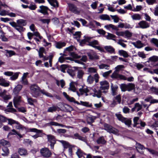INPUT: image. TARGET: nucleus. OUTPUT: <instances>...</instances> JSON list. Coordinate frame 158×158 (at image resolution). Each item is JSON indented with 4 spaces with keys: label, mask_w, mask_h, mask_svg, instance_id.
<instances>
[{
    "label": "nucleus",
    "mask_w": 158,
    "mask_h": 158,
    "mask_svg": "<svg viewBox=\"0 0 158 158\" xmlns=\"http://www.w3.org/2000/svg\"><path fill=\"white\" fill-rule=\"evenodd\" d=\"M31 92V94L32 96L35 98L40 96L41 93L46 95L45 92H43L41 90L40 87L36 84H33L31 85L30 87Z\"/></svg>",
    "instance_id": "f257e3e1"
},
{
    "label": "nucleus",
    "mask_w": 158,
    "mask_h": 158,
    "mask_svg": "<svg viewBox=\"0 0 158 158\" xmlns=\"http://www.w3.org/2000/svg\"><path fill=\"white\" fill-rule=\"evenodd\" d=\"M0 143L3 146L2 149L3 153H2V155L3 156H8L10 152L8 148L11 146L10 143L9 141L4 139L1 140Z\"/></svg>",
    "instance_id": "f03ea898"
},
{
    "label": "nucleus",
    "mask_w": 158,
    "mask_h": 158,
    "mask_svg": "<svg viewBox=\"0 0 158 158\" xmlns=\"http://www.w3.org/2000/svg\"><path fill=\"white\" fill-rule=\"evenodd\" d=\"M115 116L119 121L124 123L128 127H131V125L132 124V121L131 118L124 117L120 114L116 113Z\"/></svg>",
    "instance_id": "7ed1b4c3"
},
{
    "label": "nucleus",
    "mask_w": 158,
    "mask_h": 158,
    "mask_svg": "<svg viewBox=\"0 0 158 158\" xmlns=\"http://www.w3.org/2000/svg\"><path fill=\"white\" fill-rule=\"evenodd\" d=\"M47 143L48 146H50V148L53 149L54 145L56 144L57 139L56 137L51 134L47 135Z\"/></svg>",
    "instance_id": "20e7f679"
},
{
    "label": "nucleus",
    "mask_w": 158,
    "mask_h": 158,
    "mask_svg": "<svg viewBox=\"0 0 158 158\" xmlns=\"http://www.w3.org/2000/svg\"><path fill=\"white\" fill-rule=\"evenodd\" d=\"M16 23L18 25L19 28L18 29V31L20 33L24 31L26 29L25 28L23 27L27 25V20L24 19H20L17 20Z\"/></svg>",
    "instance_id": "39448f33"
},
{
    "label": "nucleus",
    "mask_w": 158,
    "mask_h": 158,
    "mask_svg": "<svg viewBox=\"0 0 158 158\" xmlns=\"http://www.w3.org/2000/svg\"><path fill=\"white\" fill-rule=\"evenodd\" d=\"M40 152L44 158H48L51 156L52 153L48 148L44 147L40 149Z\"/></svg>",
    "instance_id": "423d86ee"
},
{
    "label": "nucleus",
    "mask_w": 158,
    "mask_h": 158,
    "mask_svg": "<svg viewBox=\"0 0 158 158\" xmlns=\"http://www.w3.org/2000/svg\"><path fill=\"white\" fill-rule=\"evenodd\" d=\"M111 77L113 79H116L118 80H127V77L124 76L122 74H119L116 71H114L111 76Z\"/></svg>",
    "instance_id": "0eeeda50"
},
{
    "label": "nucleus",
    "mask_w": 158,
    "mask_h": 158,
    "mask_svg": "<svg viewBox=\"0 0 158 158\" xmlns=\"http://www.w3.org/2000/svg\"><path fill=\"white\" fill-rule=\"evenodd\" d=\"M69 10L73 13L76 15H79L80 13V10L77 6L74 4L69 3Z\"/></svg>",
    "instance_id": "6e6552de"
},
{
    "label": "nucleus",
    "mask_w": 158,
    "mask_h": 158,
    "mask_svg": "<svg viewBox=\"0 0 158 158\" xmlns=\"http://www.w3.org/2000/svg\"><path fill=\"white\" fill-rule=\"evenodd\" d=\"M100 86L99 89L102 90H108L110 87V85L109 82L106 81H101L100 82Z\"/></svg>",
    "instance_id": "1a4fd4ad"
},
{
    "label": "nucleus",
    "mask_w": 158,
    "mask_h": 158,
    "mask_svg": "<svg viewBox=\"0 0 158 158\" xmlns=\"http://www.w3.org/2000/svg\"><path fill=\"white\" fill-rule=\"evenodd\" d=\"M39 8L40 9L37 10V12L42 13L45 15H49V13L47 12V10L48 9V6L41 5L40 6Z\"/></svg>",
    "instance_id": "9d476101"
},
{
    "label": "nucleus",
    "mask_w": 158,
    "mask_h": 158,
    "mask_svg": "<svg viewBox=\"0 0 158 158\" xmlns=\"http://www.w3.org/2000/svg\"><path fill=\"white\" fill-rule=\"evenodd\" d=\"M104 129L109 133L115 134L116 131L113 129V127L109 124L105 123L104 124Z\"/></svg>",
    "instance_id": "9b49d317"
},
{
    "label": "nucleus",
    "mask_w": 158,
    "mask_h": 158,
    "mask_svg": "<svg viewBox=\"0 0 158 158\" xmlns=\"http://www.w3.org/2000/svg\"><path fill=\"white\" fill-rule=\"evenodd\" d=\"M139 27L142 29H145L148 28L150 27V23L146 21L142 20L138 23Z\"/></svg>",
    "instance_id": "f8f14e48"
},
{
    "label": "nucleus",
    "mask_w": 158,
    "mask_h": 158,
    "mask_svg": "<svg viewBox=\"0 0 158 158\" xmlns=\"http://www.w3.org/2000/svg\"><path fill=\"white\" fill-rule=\"evenodd\" d=\"M110 88L112 95L113 96L116 95L117 94L118 86L117 85H114L113 83H111Z\"/></svg>",
    "instance_id": "ddd939ff"
},
{
    "label": "nucleus",
    "mask_w": 158,
    "mask_h": 158,
    "mask_svg": "<svg viewBox=\"0 0 158 158\" xmlns=\"http://www.w3.org/2000/svg\"><path fill=\"white\" fill-rule=\"evenodd\" d=\"M71 68L73 69L69 68L67 70V72L71 76L73 77L75 75V70H78V67H71Z\"/></svg>",
    "instance_id": "4468645a"
},
{
    "label": "nucleus",
    "mask_w": 158,
    "mask_h": 158,
    "mask_svg": "<svg viewBox=\"0 0 158 158\" xmlns=\"http://www.w3.org/2000/svg\"><path fill=\"white\" fill-rule=\"evenodd\" d=\"M22 85H18L14 89L13 94L15 96H19V93L22 88Z\"/></svg>",
    "instance_id": "2eb2a0df"
},
{
    "label": "nucleus",
    "mask_w": 158,
    "mask_h": 158,
    "mask_svg": "<svg viewBox=\"0 0 158 158\" xmlns=\"http://www.w3.org/2000/svg\"><path fill=\"white\" fill-rule=\"evenodd\" d=\"M49 4L53 7L51 8L53 9V8H57L59 7V3L57 0H47Z\"/></svg>",
    "instance_id": "dca6fc26"
},
{
    "label": "nucleus",
    "mask_w": 158,
    "mask_h": 158,
    "mask_svg": "<svg viewBox=\"0 0 158 158\" xmlns=\"http://www.w3.org/2000/svg\"><path fill=\"white\" fill-rule=\"evenodd\" d=\"M61 107L64 111L66 112H70L73 110V108L71 106L66 104H63Z\"/></svg>",
    "instance_id": "f3484780"
},
{
    "label": "nucleus",
    "mask_w": 158,
    "mask_h": 158,
    "mask_svg": "<svg viewBox=\"0 0 158 158\" xmlns=\"http://www.w3.org/2000/svg\"><path fill=\"white\" fill-rule=\"evenodd\" d=\"M87 55L90 60H98L99 58V56L96 54L93 53L91 52H87Z\"/></svg>",
    "instance_id": "a211bd4d"
},
{
    "label": "nucleus",
    "mask_w": 158,
    "mask_h": 158,
    "mask_svg": "<svg viewBox=\"0 0 158 158\" xmlns=\"http://www.w3.org/2000/svg\"><path fill=\"white\" fill-rule=\"evenodd\" d=\"M96 118V116L91 115L90 116H88L86 118V121L87 124L90 125H93L92 123L94 122V120Z\"/></svg>",
    "instance_id": "6ab92c4d"
},
{
    "label": "nucleus",
    "mask_w": 158,
    "mask_h": 158,
    "mask_svg": "<svg viewBox=\"0 0 158 158\" xmlns=\"http://www.w3.org/2000/svg\"><path fill=\"white\" fill-rule=\"evenodd\" d=\"M106 142L103 136L99 137L96 140V142L98 144L104 145L106 143Z\"/></svg>",
    "instance_id": "aec40b11"
},
{
    "label": "nucleus",
    "mask_w": 158,
    "mask_h": 158,
    "mask_svg": "<svg viewBox=\"0 0 158 158\" xmlns=\"http://www.w3.org/2000/svg\"><path fill=\"white\" fill-rule=\"evenodd\" d=\"M66 43L64 42L58 41L56 42V47L58 49L61 48L66 46Z\"/></svg>",
    "instance_id": "412c9836"
},
{
    "label": "nucleus",
    "mask_w": 158,
    "mask_h": 158,
    "mask_svg": "<svg viewBox=\"0 0 158 158\" xmlns=\"http://www.w3.org/2000/svg\"><path fill=\"white\" fill-rule=\"evenodd\" d=\"M18 152L21 156H26L28 155L27 150L23 148H19Z\"/></svg>",
    "instance_id": "4be33fe9"
},
{
    "label": "nucleus",
    "mask_w": 158,
    "mask_h": 158,
    "mask_svg": "<svg viewBox=\"0 0 158 158\" xmlns=\"http://www.w3.org/2000/svg\"><path fill=\"white\" fill-rule=\"evenodd\" d=\"M105 49L107 52L111 54L115 53V49L111 46H106L104 47Z\"/></svg>",
    "instance_id": "5701e85b"
},
{
    "label": "nucleus",
    "mask_w": 158,
    "mask_h": 158,
    "mask_svg": "<svg viewBox=\"0 0 158 158\" xmlns=\"http://www.w3.org/2000/svg\"><path fill=\"white\" fill-rule=\"evenodd\" d=\"M21 96H15L14 97L13 100V103H15L20 105L21 102Z\"/></svg>",
    "instance_id": "b1692460"
},
{
    "label": "nucleus",
    "mask_w": 158,
    "mask_h": 158,
    "mask_svg": "<svg viewBox=\"0 0 158 158\" xmlns=\"http://www.w3.org/2000/svg\"><path fill=\"white\" fill-rule=\"evenodd\" d=\"M11 131L9 132L8 133V136H9L13 135H17L18 136H19L20 138H22V135L19 133L16 130H15L14 129H13L11 130Z\"/></svg>",
    "instance_id": "393cba45"
},
{
    "label": "nucleus",
    "mask_w": 158,
    "mask_h": 158,
    "mask_svg": "<svg viewBox=\"0 0 158 158\" xmlns=\"http://www.w3.org/2000/svg\"><path fill=\"white\" fill-rule=\"evenodd\" d=\"M71 66L68 64H63L60 66V69L61 71L63 73H65V69L67 68H71Z\"/></svg>",
    "instance_id": "a878e982"
},
{
    "label": "nucleus",
    "mask_w": 158,
    "mask_h": 158,
    "mask_svg": "<svg viewBox=\"0 0 158 158\" xmlns=\"http://www.w3.org/2000/svg\"><path fill=\"white\" fill-rule=\"evenodd\" d=\"M78 105H81L83 106H85L87 107H91L92 108V103L89 104V102H83L82 101H80L79 102V104H78Z\"/></svg>",
    "instance_id": "bb28decb"
},
{
    "label": "nucleus",
    "mask_w": 158,
    "mask_h": 158,
    "mask_svg": "<svg viewBox=\"0 0 158 158\" xmlns=\"http://www.w3.org/2000/svg\"><path fill=\"white\" fill-rule=\"evenodd\" d=\"M118 53L120 56H123L125 58H127L129 56L127 52L124 50H119L118 51Z\"/></svg>",
    "instance_id": "cd10ccee"
},
{
    "label": "nucleus",
    "mask_w": 158,
    "mask_h": 158,
    "mask_svg": "<svg viewBox=\"0 0 158 158\" xmlns=\"http://www.w3.org/2000/svg\"><path fill=\"white\" fill-rule=\"evenodd\" d=\"M76 154L79 158L82 157L83 155H86V154L83 152L80 148H78Z\"/></svg>",
    "instance_id": "c85d7f7f"
},
{
    "label": "nucleus",
    "mask_w": 158,
    "mask_h": 158,
    "mask_svg": "<svg viewBox=\"0 0 158 158\" xmlns=\"http://www.w3.org/2000/svg\"><path fill=\"white\" fill-rule=\"evenodd\" d=\"M45 49L43 47L40 48L39 50V56L40 58L44 56L43 53L44 52Z\"/></svg>",
    "instance_id": "c756f323"
},
{
    "label": "nucleus",
    "mask_w": 158,
    "mask_h": 158,
    "mask_svg": "<svg viewBox=\"0 0 158 158\" xmlns=\"http://www.w3.org/2000/svg\"><path fill=\"white\" fill-rule=\"evenodd\" d=\"M60 142L62 143L64 148H67L72 145L70 144L68 142L64 140H61L60 141Z\"/></svg>",
    "instance_id": "7c9ffc66"
},
{
    "label": "nucleus",
    "mask_w": 158,
    "mask_h": 158,
    "mask_svg": "<svg viewBox=\"0 0 158 158\" xmlns=\"http://www.w3.org/2000/svg\"><path fill=\"white\" fill-rule=\"evenodd\" d=\"M108 35H105L104 37H106L108 40H115L113 39V38H115L116 36L111 33H107Z\"/></svg>",
    "instance_id": "2f4dec72"
},
{
    "label": "nucleus",
    "mask_w": 158,
    "mask_h": 158,
    "mask_svg": "<svg viewBox=\"0 0 158 158\" xmlns=\"http://www.w3.org/2000/svg\"><path fill=\"white\" fill-rule=\"evenodd\" d=\"M135 88V85L134 84L129 83L127 85V90L128 91H131L134 89Z\"/></svg>",
    "instance_id": "473e14b6"
},
{
    "label": "nucleus",
    "mask_w": 158,
    "mask_h": 158,
    "mask_svg": "<svg viewBox=\"0 0 158 158\" xmlns=\"http://www.w3.org/2000/svg\"><path fill=\"white\" fill-rule=\"evenodd\" d=\"M57 109V107L55 106H53L50 107L47 110V112L53 113L56 111Z\"/></svg>",
    "instance_id": "72a5a7b5"
},
{
    "label": "nucleus",
    "mask_w": 158,
    "mask_h": 158,
    "mask_svg": "<svg viewBox=\"0 0 158 158\" xmlns=\"http://www.w3.org/2000/svg\"><path fill=\"white\" fill-rule=\"evenodd\" d=\"M98 44V41L97 40H94L92 41L89 42V44H88V45L91 46L94 48H95V46H96L95 45Z\"/></svg>",
    "instance_id": "f704fd0d"
},
{
    "label": "nucleus",
    "mask_w": 158,
    "mask_h": 158,
    "mask_svg": "<svg viewBox=\"0 0 158 158\" xmlns=\"http://www.w3.org/2000/svg\"><path fill=\"white\" fill-rule=\"evenodd\" d=\"M84 74V72L82 70H78L77 75V78L80 79L82 78Z\"/></svg>",
    "instance_id": "c9c22d12"
},
{
    "label": "nucleus",
    "mask_w": 158,
    "mask_h": 158,
    "mask_svg": "<svg viewBox=\"0 0 158 158\" xmlns=\"http://www.w3.org/2000/svg\"><path fill=\"white\" fill-rule=\"evenodd\" d=\"M83 87L82 88L79 89V91L81 93V94H83L84 93H87L89 92V90L87 88H83Z\"/></svg>",
    "instance_id": "e433bc0d"
},
{
    "label": "nucleus",
    "mask_w": 158,
    "mask_h": 158,
    "mask_svg": "<svg viewBox=\"0 0 158 158\" xmlns=\"http://www.w3.org/2000/svg\"><path fill=\"white\" fill-rule=\"evenodd\" d=\"M66 99L70 102H73L74 103L77 104H79V102L78 101H76L75 99L73 97H71L69 96V98Z\"/></svg>",
    "instance_id": "4c0bfd02"
},
{
    "label": "nucleus",
    "mask_w": 158,
    "mask_h": 158,
    "mask_svg": "<svg viewBox=\"0 0 158 158\" xmlns=\"http://www.w3.org/2000/svg\"><path fill=\"white\" fill-rule=\"evenodd\" d=\"M132 18L134 20H139L141 19L140 15L137 14L133 15L132 16Z\"/></svg>",
    "instance_id": "58836bf2"
},
{
    "label": "nucleus",
    "mask_w": 158,
    "mask_h": 158,
    "mask_svg": "<svg viewBox=\"0 0 158 158\" xmlns=\"http://www.w3.org/2000/svg\"><path fill=\"white\" fill-rule=\"evenodd\" d=\"M100 19L103 20H110V18L109 16L107 15H101L100 16Z\"/></svg>",
    "instance_id": "ea45409f"
},
{
    "label": "nucleus",
    "mask_w": 158,
    "mask_h": 158,
    "mask_svg": "<svg viewBox=\"0 0 158 158\" xmlns=\"http://www.w3.org/2000/svg\"><path fill=\"white\" fill-rule=\"evenodd\" d=\"M150 90L155 94L158 95V88L152 86L150 88Z\"/></svg>",
    "instance_id": "a19ab883"
},
{
    "label": "nucleus",
    "mask_w": 158,
    "mask_h": 158,
    "mask_svg": "<svg viewBox=\"0 0 158 158\" xmlns=\"http://www.w3.org/2000/svg\"><path fill=\"white\" fill-rule=\"evenodd\" d=\"M9 24L11 26L14 27L16 30L18 31V29L19 28L18 24L17 23H16L15 22H10Z\"/></svg>",
    "instance_id": "79ce46f5"
},
{
    "label": "nucleus",
    "mask_w": 158,
    "mask_h": 158,
    "mask_svg": "<svg viewBox=\"0 0 158 158\" xmlns=\"http://www.w3.org/2000/svg\"><path fill=\"white\" fill-rule=\"evenodd\" d=\"M19 75L18 73H15L14 74H13L10 77V79L12 81H14L18 78Z\"/></svg>",
    "instance_id": "37998d69"
},
{
    "label": "nucleus",
    "mask_w": 158,
    "mask_h": 158,
    "mask_svg": "<svg viewBox=\"0 0 158 158\" xmlns=\"http://www.w3.org/2000/svg\"><path fill=\"white\" fill-rule=\"evenodd\" d=\"M149 60L152 62H156L158 60V56H153L149 58Z\"/></svg>",
    "instance_id": "c03bdc74"
},
{
    "label": "nucleus",
    "mask_w": 158,
    "mask_h": 158,
    "mask_svg": "<svg viewBox=\"0 0 158 158\" xmlns=\"http://www.w3.org/2000/svg\"><path fill=\"white\" fill-rule=\"evenodd\" d=\"M124 35H125L126 38H130L132 36V33L128 30H126L124 31Z\"/></svg>",
    "instance_id": "a18cd8bd"
},
{
    "label": "nucleus",
    "mask_w": 158,
    "mask_h": 158,
    "mask_svg": "<svg viewBox=\"0 0 158 158\" xmlns=\"http://www.w3.org/2000/svg\"><path fill=\"white\" fill-rule=\"evenodd\" d=\"M127 85L125 84H121L120 85V88L121 91L125 92L127 90Z\"/></svg>",
    "instance_id": "49530a36"
},
{
    "label": "nucleus",
    "mask_w": 158,
    "mask_h": 158,
    "mask_svg": "<svg viewBox=\"0 0 158 158\" xmlns=\"http://www.w3.org/2000/svg\"><path fill=\"white\" fill-rule=\"evenodd\" d=\"M102 90H101V89H99L98 91L96 90H95L94 91V92L95 93H97V94H95V96H96V97L98 98H100L102 95V92L101 91Z\"/></svg>",
    "instance_id": "de8ad7c7"
},
{
    "label": "nucleus",
    "mask_w": 158,
    "mask_h": 158,
    "mask_svg": "<svg viewBox=\"0 0 158 158\" xmlns=\"http://www.w3.org/2000/svg\"><path fill=\"white\" fill-rule=\"evenodd\" d=\"M7 120L8 121V124L11 125L18 123V122L11 118H8Z\"/></svg>",
    "instance_id": "09e8293b"
},
{
    "label": "nucleus",
    "mask_w": 158,
    "mask_h": 158,
    "mask_svg": "<svg viewBox=\"0 0 158 158\" xmlns=\"http://www.w3.org/2000/svg\"><path fill=\"white\" fill-rule=\"evenodd\" d=\"M136 148H138L139 149L143 150L145 149V148L143 145L141 144L140 143H136Z\"/></svg>",
    "instance_id": "8fccbe9b"
},
{
    "label": "nucleus",
    "mask_w": 158,
    "mask_h": 158,
    "mask_svg": "<svg viewBox=\"0 0 158 158\" xmlns=\"http://www.w3.org/2000/svg\"><path fill=\"white\" fill-rule=\"evenodd\" d=\"M27 100L28 102L29 105H33V102H35V99H33L31 98H28Z\"/></svg>",
    "instance_id": "3c124183"
},
{
    "label": "nucleus",
    "mask_w": 158,
    "mask_h": 158,
    "mask_svg": "<svg viewBox=\"0 0 158 158\" xmlns=\"http://www.w3.org/2000/svg\"><path fill=\"white\" fill-rule=\"evenodd\" d=\"M33 32V35H35L36 36V37H38L39 38L40 40H41L43 38V37L40 35V34L39 32H38V31Z\"/></svg>",
    "instance_id": "603ef678"
},
{
    "label": "nucleus",
    "mask_w": 158,
    "mask_h": 158,
    "mask_svg": "<svg viewBox=\"0 0 158 158\" xmlns=\"http://www.w3.org/2000/svg\"><path fill=\"white\" fill-rule=\"evenodd\" d=\"M73 83V82H72L70 84V90L73 92H75L76 90V88Z\"/></svg>",
    "instance_id": "864d4df0"
},
{
    "label": "nucleus",
    "mask_w": 158,
    "mask_h": 158,
    "mask_svg": "<svg viewBox=\"0 0 158 158\" xmlns=\"http://www.w3.org/2000/svg\"><path fill=\"white\" fill-rule=\"evenodd\" d=\"M6 53L9 54V57H10L13 55H16L15 52L14 51L12 50H8L6 51Z\"/></svg>",
    "instance_id": "5fc2aeb1"
},
{
    "label": "nucleus",
    "mask_w": 158,
    "mask_h": 158,
    "mask_svg": "<svg viewBox=\"0 0 158 158\" xmlns=\"http://www.w3.org/2000/svg\"><path fill=\"white\" fill-rule=\"evenodd\" d=\"M75 47L73 45H71L69 47L66 48L64 50L65 51H68L69 52L73 51Z\"/></svg>",
    "instance_id": "6e6d98bb"
},
{
    "label": "nucleus",
    "mask_w": 158,
    "mask_h": 158,
    "mask_svg": "<svg viewBox=\"0 0 158 158\" xmlns=\"http://www.w3.org/2000/svg\"><path fill=\"white\" fill-rule=\"evenodd\" d=\"M135 107H136V108H138L137 110V111L138 112L141 110L142 109V106L138 102L136 103H135Z\"/></svg>",
    "instance_id": "4d7b16f0"
},
{
    "label": "nucleus",
    "mask_w": 158,
    "mask_h": 158,
    "mask_svg": "<svg viewBox=\"0 0 158 158\" xmlns=\"http://www.w3.org/2000/svg\"><path fill=\"white\" fill-rule=\"evenodd\" d=\"M151 42L154 44L156 47H158V39L153 38L152 39Z\"/></svg>",
    "instance_id": "13d9d810"
},
{
    "label": "nucleus",
    "mask_w": 158,
    "mask_h": 158,
    "mask_svg": "<svg viewBox=\"0 0 158 158\" xmlns=\"http://www.w3.org/2000/svg\"><path fill=\"white\" fill-rule=\"evenodd\" d=\"M8 118L6 117H4L2 115H0V121L2 122V123L6 122Z\"/></svg>",
    "instance_id": "bf43d9fd"
},
{
    "label": "nucleus",
    "mask_w": 158,
    "mask_h": 158,
    "mask_svg": "<svg viewBox=\"0 0 158 158\" xmlns=\"http://www.w3.org/2000/svg\"><path fill=\"white\" fill-rule=\"evenodd\" d=\"M88 71L90 73H96L97 72V69L93 67L89 68H88Z\"/></svg>",
    "instance_id": "052dcab7"
},
{
    "label": "nucleus",
    "mask_w": 158,
    "mask_h": 158,
    "mask_svg": "<svg viewBox=\"0 0 158 158\" xmlns=\"http://www.w3.org/2000/svg\"><path fill=\"white\" fill-rule=\"evenodd\" d=\"M40 21L43 23H47L48 24L50 22V19H41Z\"/></svg>",
    "instance_id": "680f3d73"
},
{
    "label": "nucleus",
    "mask_w": 158,
    "mask_h": 158,
    "mask_svg": "<svg viewBox=\"0 0 158 158\" xmlns=\"http://www.w3.org/2000/svg\"><path fill=\"white\" fill-rule=\"evenodd\" d=\"M138 55L142 58H144L146 57L145 55L143 52H139L138 53Z\"/></svg>",
    "instance_id": "e2e57ef3"
},
{
    "label": "nucleus",
    "mask_w": 158,
    "mask_h": 158,
    "mask_svg": "<svg viewBox=\"0 0 158 158\" xmlns=\"http://www.w3.org/2000/svg\"><path fill=\"white\" fill-rule=\"evenodd\" d=\"M0 85L4 87H7L9 86V84L8 83L5 82V80L2 81V82L0 83Z\"/></svg>",
    "instance_id": "0e129e2a"
},
{
    "label": "nucleus",
    "mask_w": 158,
    "mask_h": 158,
    "mask_svg": "<svg viewBox=\"0 0 158 158\" xmlns=\"http://www.w3.org/2000/svg\"><path fill=\"white\" fill-rule=\"evenodd\" d=\"M97 31L99 34L103 35H105L106 33V31L102 29H98Z\"/></svg>",
    "instance_id": "69168bd1"
},
{
    "label": "nucleus",
    "mask_w": 158,
    "mask_h": 158,
    "mask_svg": "<svg viewBox=\"0 0 158 158\" xmlns=\"http://www.w3.org/2000/svg\"><path fill=\"white\" fill-rule=\"evenodd\" d=\"M112 70H110L105 72L103 73L102 76L104 77H106L109 76V75L112 73Z\"/></svg>",
    "instance_id": "338daca9"
},
{
    "label": "nucleus",
    "mask_w": 158,
    "mask_h": 158,
    "mask_svg": "<svg viewBox=\"0 0 158 158\" xmlns=\"http://www.w3.org/2000/svg\"><path fill=\"white\" fill-rule=\"evenodd\" d=\"M88 81L89 83L91 84L93 83L94 81V78L93 77L91 76V75H89L88 77Z\"/></svg>",
    "instance_id": "774afa93"
}]
</instances>
